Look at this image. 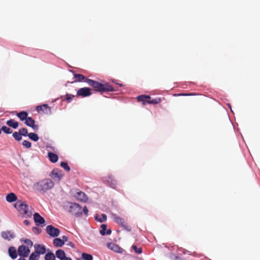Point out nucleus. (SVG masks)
Segmentation results:
<instances>
[{"mask_svg": "<svg viewBox=\"0 0 260 260\" xmlns=\"http://www.w3.org/2000/svg\"><path fill=\"white\" fill-rule=\"evenodd\" d=\"M74 77L76 79V82H85L92 87L96 91L102 93L113 91V87L108 83L102 84L93 80L87 79L84 76L80 74H75Z\"/></svg>", "mask_w": 260, "mask_h": 260, "instance_id": "1", "label": "nucleus"}, {"mask_svg": "<svg viewBox=\"0 0 260 260\" xmlns=\"http://www.w3.org/2000/svg\"><path fill=\"white\" fill-rule=\"evenodd\" d=\"M14 207L23 217L27 218L31 216L32 213L29 210V207L26 202L18 201L15 203Z\"/></svg>", "mask_w": 260, "mask_h": 260, "instance_id": "2", "label": "nucleus"}, {"mask_svg": "<svg viewBox=\"0 0 260 260\" xmlns=\"http://www.w3.org/2000/svg\"><path fill=\"white\" fill-rule=\"evenodd\" d=\"M54 186L52 180H40L34 185V188L40 191H45Z\"/></svg>", "mask_w": 260, "mask_h": 260, "instance_id": "3", "label": "nucleus"}, {"mask_svg": "<svg viewBox=\"0 0 260 260\" xmlns=\"http://www.w3.org/2000/svg\"><path fill=\"white\" fill-rule=\"evenodd\" d=\"M137 100L139 102H141L143 105L146 104H157L159 103L161 100L160 98L151 99L149 95H141L137 97Z\"/></svg>", "mask_w": 260, "mask_h": 260, "instance_id": "4", "label": "nucleus"}, {"mask_svg": "<svg viewBox=\"0 0 260 260\" xmlns=\"http://www.w3.org/2000/svg\"><path fill=\"white\" fill-rule=\"evenodd\" d=\"M69 211L76 216H80L82 214V207L75 203H70Z\"/></svg>", "mask_w": 260, "mask_h": 260, "instance_id": "5", "label": "nucleus"}, {"mask_svg": "<svg viewBox=\"0 0 260 260\" xmlns=\"http://www.w3.org/2000/svg\"><path fill=\"white\" fill-rule=\"evenodd\" d=\"M113 218L114 221L119 225L122 227L124 230L129 232L131 231V228L125 222L123 218L117 216L116 214L113 215Z\"/></svg>", "mask_w": 260, "mask_h": 260, "instance_id": "6", "label": "nucleus"}, {"mask_svg": "<svg viewBox=\"0 0 260 260\" xmlns=\"http://www.w3.org/2000/svg\"><path fill=\"white\" fill-rule=\"evenodd\" d=\"M46 232L50 236L56 237L59 235L60 230L51 225H49L46 227Z\"/></svg>", "mask_w": 260, "mask_h": 260, "instance_id": "7", "label": "nucleus"}, {"mask_svg": "<svg viewBox=\"0 0 260 260\" xmlns=\"http://www.w3.org/2000/svg\"><path fill=\"white\" fill-rule=\"evenodd\" d=\"M91 90L88 87H83L79 89L77 91V96L86 97L91 95Z\"/></svg>", "mask_w": 260, "mask_h": 260, "instance_id": "8", "label": "nucleus"}, {"mask_svg": "<svg viewBox=\"0 0 260 260\" xmlns=\"http://www.w3.org/2000/svg\"><path fill=\"white\" fill-rule=\"evenodd\" d=\"M36 110L38 113L42 112L46 114H49L51 112V108L49 107L47 104L38 106L36 108Z\"/></svg>", "mask_w": 260, "mask_h": 260, "instance_id": "9", "label": "nucleus"}, {"mask_svg": "<svg viewBox=\"0 0 260 260\" xmlns=\"http://www.w3.org/2000/svg\"><path fill=\"white\" fill-rule=\"evenodd\" d=\"M30 252L29 247H27L24 245H21L19 247L18 249V253L20 256L23 257H27Z\"/></svg>", "mask_w": 260, "mask_h": 260, "instance_id": "10", "label": "nucleus"}, {"mask_svg": "<svg viewBox=\"0 0 260 260\" xmlns=\"http://www.w3.org/2000/svg\"><path fill=\"white\" fill-rule=\"evenodd\" d=\"M55 255L60 260H72L71 257L66 256L65 252L62 249H58L56 251Z\"/></svg>", "mask_w": 260, "mask_h": 260, "instance_id": "11", "label": "nucleus"}, {"mask_svg": "<svg viewBox=\"0 0 260 260\" xmlns=\"http://www.w3.org/2000/svg\"><path fill=\"white\" fill-rule=\"evenodd\" d=\"M51 177L53 179H60L63 176L62 171L58 169H53L50 174Z\"/></svg>", "mask_w": 260, "mask_h": 260, "instance_id": "12", "label": "nucleus"}, {"mask_svg": "<svg viewBox=\"0 0 260 260\" xmlns=\"http://www.w3.org/2000/svg\"><path fill=\"white\" fill-rule=\"evenodd\" d=\"M35 120L30 117H28L25 120V124L32 128L34 130L37 131L39 129V126L35 124Z\"/></svg>", "mask_w": 260, "mask_h": 260, "instance_id": "13", "label": "nucleus"}, {"mask_svg": "<svg viewBox=\"0 0 260 260\" xmlns=\"http://www.w3.org/2000/svg\"><path fill=\"white\" fill-rule=\"evenodd\" d=\"M1 235L4 239L8 240H10L11 239H13L15 237L14 233L10 231L2 232Z\"/></svg>", "mask_w": 260, "mask_h": 260, "instance_id": "14", "label": "nucleus"}, {"mask_svg": "<svg viewBox=\"0 0 260 260\" xmlns=\"http://www.w3.org/2000/svg\"><path fill=\"white\" fill-rule=\"evenodd\" d=\"M107 247L111 250L118 253H122V248L120 247L118 245L114 243H109L107 244Z\"/></svg>", "mask_w": 260, "mask_h": 260, "instance_id": "15", "label": "nucleus"}, {"mask_svg": "<svg viewBox=\"0 0 260 260\" xmlns=\"http://www.w3.org/2000/svg\"><path fill=\"white\" fill-rule=\"evenodd\" d=\"M34 221L36 225H40L45 223V221L43 217H42L38 213H35L34 215Z\"/></svg>", "mask_w": 260, "mask_h": 260, "instance_id": "16", "label": "nucleus"}, {"mask_svg": "<svg viewBox=\"0 0 260 260\" xmlns=\"http://www.w3.org/2000/svg\"><path fill=\"white\" fill-rule=\"evenodd\" d=\"M75 197L77 200L81 202H86L88 200L87 196L82 191L78 192Z\"/></svg>", "mask_w": 260, "mask_h": 260, "instance_id": "17", "label": "nucleus"}, {"mask_svg": "<svg viewBox=\"0 0 260 260\" xmlns=\"http://www.w3.org/2000/svg\"><path fill=\"white\" fill-rule=\"evenodd\" d=\"M35 251L38 254H43L46 252V249L45 246L43 245L35 244L34 245Z\"/></svg>", "mask_w": 260, "mask_h": 260, "instance_id": "18", "label": "nucleus"}, {"mask_svg": "<svg viewBox=\"0 0 260 260\" xmlns=\"http://www.w3.org/2000/svg\"><path fill=\"white\" fill-rule=\"evenodd\" d=\"M48 157L49 158V160L53 163L56 162L58 160V155L51 152H49L48 153Z\"/></svg>", "mask_w": 260, "mask_h": 260, "instance_id": "19", "label": "nucleus"}, {"mask_svg": "<svg viewBox=\"0 0 260 260\" xmlns=\"http://www.w3.org/2000/svg\"><path fill=\"white\" fill-rule=\"evenodd\" d=\"M6 201L9 203H12L17 201V197L14 193L8 194L6 198Z\"/></svg>", "mask_w": 260, "mask_h": 260, "instance_id": "20", "label": "nucleus"}, {"mask_svg": "<svg viewBox=\"0 0 260 260\" xmlns=\"http://www.w3.org/2000/svg\"><path fill=\"white\" fill-rule=\"evenodd\" d=\"M8 252H9L10 256L12 258L15 259V258H16L17 257V253L15 247H10L9 248Z\"/></svg>", "mask_w": 260, "mask_h": 260, "instance_id": "21", "label": "nucleus"}, {"mask_svg": "<svg viewBox=\"0 0 260 260\" xmlns=\"http://www.w3.org/2000/svg\"><path fill=\"white\" fill-rule=\"evenodd\" d=\"M6 123L9 126L12 127L14 129L17 128L19 125L18 122L14 119H10L8 120Z\"/></svg>", "mask_w": 260, "mask_h": 260, "instance_id": "22", "label": "nucleus"}, {"mask_svg": "<svg viewBox=\"0 0 260 260\" xmlns=\"http://www.w3.org/2000/svg\"><path fill=\"white\" fill-rule=\"evenodd\" d=\"M53 243L55 247H61L64 245L63 241L61 240V239L57 238H55L53 240Z\"/></svg>", "mask_w": 260, "mask_h": 260, "instance_id": "23", "label": "nucleus"}, {"mask_svg": "<svg viewBox=\"0 0 260 260\" xmlns=\"http://www.w3.org/2000/svg\"><path fill=\"white\" fill-rule=\"evenodd\" d=\"M17 116L21 121H24L28 117V113L25 111H22L17 113Z\"/></svg>", "mask_w": 260, "mask_h": 260, "instance_id": "24", "label": "nucleus"}, {"mask_svg": "<svg viewBox=\"0 0 260 260\" xmlns=\"http://www.w3.org/2000/svg\"><path fill=\"white\" fill-rule=\"evenodd\" d=\"M106 184L109 185L112 188H115L117 182L116 180H106Z\"/></svg>", "mask_w": 260, "mask_h": 260, "instance_id": "25", "label": "nucleus"}, {"mask_svg": "<svg viewBox=\"0 0 260 260\" xmlns=\"http://www.w3.org/2000/svg\"><path fill=\"white\" fill-rule=\"evenodd\" d=\"M28 137L29 139H30L31 140H33L35 142L38 141L39 138L37 134L34 133H30L28 135Z\"/></svg>", "mask_w": 260, "mask_h": 260, "instance_id": "26", "label": "nucleus"}, {"mask_svg": "<svg viewBox=\"0 0 260 260\" xmlns=\"http://www.w3.org/2000/svg\"><path fill=\"white\" fill-rule=\"evenodd\" d=\"M55 256L52 252H48L45 255V260H55Z\"/></svg>", "mask_w": 260, "mask_h": 260, "instance_id": "27", "label": "nucleus"}, {"mask_svg": "<svg viewBox=\"0 0 260 260\" xmlns=\"http://www.w3.org/2000/svg\"><path fill=\"white\" fill-rule=\"evenodd\" d=\"M40 257V254L35 251L32 252L29 257V260H38Z\"/></svg>", "mask_w": 260, "mask_h": 260, "instance_id": "28", "label": "nucleus"}, {"mask_svg": "<svg viewBox=\"0 0 260 260\" xmlns=\"http://www.w3.org/2000/svg\"><path fill=\"white\" fill-rule=\"evenodd\" d=\"M95 219L96 220L100 221V222H103L106 220L107 216L105 214H102V217L101 218H99L98 215L95 217Z\"/></svg>", "mask_w": 260, "mask_h": 260, "instance_id": "29", "label": "nucleus"}, {"mask_svg": "<svg viewBox=\"0 0 260 260\" xmlns=\"http://www.w3.org/2000/svg\"><path fill=\"white\" fill-rule=\"evenodd\" d=\"M19 133L21 134V136H28L29 133H28L27 129L26 128H22L19 130Z\"/></svg>", "mask_w": 260, "mask_h": 260, "instance_id": "30", "label": "nucleus"}, {"mask_svg": "<svg viewBox=\"0 0 260 260\" xmlns=\"http://www.w3.org/2000/svg\"><path fill=\"white\" fill-rule=\"evenodd\" d=\"M82 257L85 260H92L93 258V257L91 254H87L86 253H83L82 254Z\"/></svg>", "mask_w": 260, "mask_h": 260, "instance_id": "31", "label": "nucleus"}, {"mask_svg": "<svg viewBox=\"0 0 260 260\" xmlns=\"http://www.w3.org/2000/svg\"><path fill=\"white\" fill-rule=\"evenodd\" d=\"M13 137L17 141H20L22 139V136L19 132H14L13 134Z\"/></svg>", "mask_w": 260, "mask_h": 260, "instance_id": "32", "label": "nucleus"}, {"mask_svg": "<svg viewBox=\"0 0 260 260\" xmlns=\"http://www.w3.org/2000/svg\"><path fill=\"white\" fill-rule=\"evenodd\" d=\"M60 166L63 168L66 171L69 172L70 170V168L68 166V164L64 161H62L60 163Z\"/></svg>", "mask_w": 260, "mask_h": 260, "instance_id": "33", "label": "nucleus"}, {"mask_svg": "<svg viewBox=\"0 0 260 260\" xmlns=\"http://www.w3.org/2000/svg\"><path fill=\"white\" fill-rule=\"evenodd\" d=\"M2 130L6 134H11L12 133V130L6 126H3L2 127Z\"/></svg>", "mask_w": 260, "mask_h": 260, "instance_id": "34", "label": "nucleus"}, {"mask_svg": "<svg viewBox=\"0 0 260 260\" xmlns=\"http://www.w3.org/2000/svg\"><path fill=\"white\" fill-rule=\"evenodd\" d=\"M21 241H23L24 242V243L27 245V246H26L27 247L29 248V247H31L32 246L33 243L30 240L26 239H24V240H23Z\"/></svg>", "mask_w": 260, "mask_h": 260, "instance_id": "35", "label": "nucleus"}, {"mask_svg": "<svg viewBox=\"0 0 260 260\" xmlns=\"http://www.w3.org/2000/svg\"><path fill=\"white\" fill-rule=\"evenodd\" d=\"M101 230H100V234L102 236H104L106 235V231H107V225L106 224H102L101 225Z\"/></svg>", "mask_w": 260, "mask_h": 260, "instance_id": "36", "label": "nucleus"}, {"mask_svg": "<svg viewBox=\"0 0 260 260\" xmlns=\"http://www.w3.org/2000/svg\"><path fill=\"white\" fill-rule=\"evenodd\" d=\"M74 97H75V95H74L67 94L66 95V98H65L64 100H66L68 103H70L73 100V99Z\"/></svg>", "mask_w": 260, "mask_h": 260, "instance_id": "37", "label": "nucleus"}, {"mask_svg": "<svg viewBox=\"0 0 260 260\" xmlns=\"http://www.w3.org/2000/svg\"><path fill=\"white\" fill-rule=\"evenodd\" d=\"M132 248L135 250L136 253L138 254H140L142 252V248L141 247L138 248L135 245L132 246Z\"/></svg>", "mask_w": 260, "mask_h": 260, "instance_id": "38", "label": "nucleus"}, {"mask_svg": "<svg viewBox=\"0 0 260 260\" xmlns=\"http://www.w3.org/2000/svg\"><path fill=\"white\" fill-rule=\"evenodd\" d=\"M22 145L27 148H30L31 146V143L27 140L23 141L22 142Z\"/></svg>", "mask_w": 260, "mask_h": 260, "instance_id": "39", "label": "nucleus"}, {"mask_svg": "<svg viewBox=\"0 0 260 260\" xmlns=\"http://www.w3.org/2000/svg\"><path fill=\"white\" fill-rule=\"evenodd\" d=\"M196 95V94L193 93H182L175 94V95H177V96H190V95Z\"/></svg>", "mask_w": 260, "mask_h": 260, "instance_id": "40", "label": "nucleus"}, {"mask_svg": "<svg viewBox=\"0 0 260 260\" xmlns=\"http://www.w3.org/2000/svg\"><path fill=\"white\" fill-rule=\"evenodd\" d=\"M82 212H83L86 215H88V210L86 206L84 207V208H83V209H82Z\"/></svg>", "mask_w": 260, "mask_h": 260, "instance_id": "41", "label": "nucleus"}, {"mask_svg": "<svg viewBox=\"0 0 260 260\" xmlns=\"http://www.w3.org/2000/svg\"><path fill=\"white\" fill-rule=\"evenodd\" d=\"M67 245L73 248H75V245L72 242H68V244H67Z\"/></svg>", "mask_w": 260, "mask_h": 260, "instance_id": "42", "label": "nucleus"}, {"mask_svg": "<svg viewBox=\"0 0 260 260\" xmlns=\"http://www.w3.org/2000/svg\"><path fill=\"white\" fill-rule=\"evenodd\" d=\"M61 240H63L64 243L68 241V238L66 236H63Z\"/></svg>", "mask_w": 260, "mask_h": 260, "instance_id": "43", "label": "nucleus"}, {"mask_svg": "<svg viewBox=\"0 0 260 260\" xmlns=\"http://www.w3.org/2000/svg\"><path fill=\"white\" fill-rule=\"evenodd\" d=\"M111 232H112L111 230L110 229H109L106 231V234L110 235L111 234Z\"/></svg>", "mask_w": 260, "mask_h": 260, "instance_id": "44", "label": "nucleus"}, {"mask_svg": "<svg viewBox=\"0 0 260 260\" xmlns=\"http://www.w3.org/2000/svg\"><path fill=\"white\" fill-rule=\"evenodd\" d=\"M23 222L25 225H28L30 223L29 221L27 220H25Z\"/></svg>", "mask_w": 260, "mask_h": 260, "instance_id": "45", "label": "nucleus"}, {"mask_svg": "<svg viewBox=\"0 0 260 260\" xmlns=\"http://www.w3.org/2000/svg\"><path fill=\"white\" fill-rule=\"evenodd\" d=\"M17 260H26V259L24 258L20 257L19 259H18Z\"/></svg>", "mask_w": 260, "mask_h": 260, "instance_id": "46", "label": "nucleus"}, {"mask_svg": "<svg viewBox=\"0 0 260 260\" xmlns=\"http://www.w3.org/2000/svg\"><path fill=\"white\" fill-rule=\"evenodd\" d=\"M1 134V130L0 129V134Z\"/></svg>", "mask_w": 260, "mask_h": 260, "instance_id": "47", "label": "nucleus"}]
</instances>
